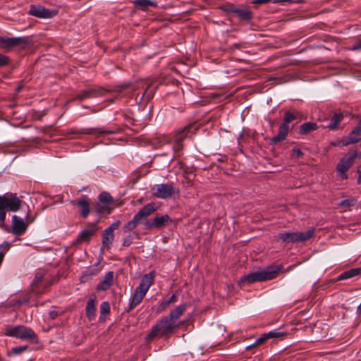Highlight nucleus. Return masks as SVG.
Wrapping results in <instances>:
<instances>
[{
  "label": "nucleus",
  "instance_id": "nucleus-1",
  "mask_svg": "<svg viewBox=\"0 0 361 361\" xmlns=\"http://www.w3.org/2000/svg\"><path fill=\"white\" fill-rule=\"evenodd\" d=\"M181 324H183V322L176 324V322H173L167 316L164 317L152 326L150 332L146 336V339L152 340L157 337H167Z\"/></svg>",
  "mask_w": 361,
  "mask_h": 361
},
{
  "label": "nucleus",
  "instance_id": "nucleus-2",
  "mask_svg": "<svg viewBox=\"0 0 361 361\" xmlns=\"http://www.w3.org/2000/svg\"><path fill=\"white\" fill-rule=\"evenodd\" d=\"M154 276L152 273H149L142 278L139 286L135 288L134 293L130 298L128 311L134 309L145 298L149 287L153 283Z\"/></svg>",
  "mask_w": 361,
  "mask_h": 361
},
{
  "label": "nucleus",
  "instance_id": "nucleus-3",
  "mask_svg": "<svg viewBox=\"0 0 361 361\" xmlns=\"http://www.w3.org/2000/svg\"><path fill=\"white\" fill-rule=\"evenodd\" d=\"M300 116V114L296 110L286 111L283 122L279 126V133L276 136L271 138V143L272 145H277L279 142L284 140L290 130L289 124L292 121L298 119Z\"/></svg>",
  "mask_w": 361,
  "mask_h": 361
},
{
  "label": "nucleus",
  "instance_id": "nucleus-4",
  "mask_svg": "<svg viewBox=\"0 0 361 361\" xmlns=\"http://www.w3.org/2000/svg\"><path fill=\"white\" fill-rule=\"evenodd\" d=\"M155 203L150 202L145 205L139 212L129 221L123 227L125 233L133 231L137 226L141 223H145L148 216L157 209Z\"/></svg>",
  "mask_w": 361,
  "mask_h": 361
},
{
  "label": "nucleus",
  "instance_id": "nucleus-5",
  "mask_svg": "<svg viewBox=\"0 0 361 361\" xmlns=\"http://www.w3.org/2000/svg\"><path fill=\"white\" fill-rule=\"evenodd\" d=\"M281 269V267L280 266L276 267H268L265 269L259 270L245 276L240 281L242 283L247 282L252 283L257 281L271 280L277 276Z\"/></svg>",
  "mask_w": 361,
  "mask_h": 361
},
{
  "label": "nucleus",
  "instance_id": "nucleus-6",
  "mask_svg": "<svg viewBox=\"0 0 361 361\" xmlns=\"http://www.w3.org/2000/svg\"><path fill=\"white\" fill-rule=\"evenodd\" d=\"M5 335L7 336L15 337L22 340L35 341L37 338L36 334L33 331V330L23 325H18L16 326H6Z\"/></svg>",
  "mask_w": 361,
  "mask_h": 361
},
{
  "label": "nucleus",
  "instance_id": "nucleus-7",
  "mask_svg": "<svg viewBox=\"0 0 361 361\" xmlns=\"http://www.w3.org/2000/svg\"><path fill=\"white\" fill-rule=\"evenodd\" d=\"M313 234L314 229H309L306 232H285L279 234V239L286 243H296L307 240Z\"/></svg>",
  "mask_w": 361,
  "mask_h": 361
},
{
  "label": "nucleus",
  "instance_id": "nucleus-8",
  "mask_svg": "<svg viewBox=\"0 0 361 361\" xmlns=\"http://www.w3.org/2000/svg\"><path fill=\"white\" fill-rule=\"evenodd\" d=\"M357 155V150H350L348 154L343 157L337 165V171L343 179L348 178L346 171L353 165L355 157Z\"/></svg>",
  "mask_w": 361,
  "mask_h": 361
},
{
  "label": "nucleus",
  "instance_id": "nucleus-9",
  "mask_svg": "<svg viewBox=\"0 0 361 361\" xmlns=\"http://www.w3.org/2000/svg\"><path fill=\"white\" fill-rule=\"evenodd\" d=\"M0 205L5 209L16 212L20 208L21 200L16 194L11 193L8 196H0Z\"/></svg>",
  "mask_w": 361,
  "mask_h": 361
},
{
  "label": "nucleus",
  "instance_id": "nucleus-10",
  "mask_svg": "<svg viewBox=\"0 0 361 361\" xmlns=\"http://www.w3.org/2000/svg\"><path fill=\"white\" fill-rule=\"evenodd\" d=\"M197 129V126L194 123H190L185 126L181 130H178L174 136V150L176 152L180 151L182 149L181 142L183 140L189 135L195 133Z\"/></svg>",
  "mask_w": 361,
  "mask_h": 361
},
{
  "label": "nucleus",
  "instance_id": "nucleus-11",
  "mask_svg": "<svg viewBox=\"0 0 361 361\" xmlns=\"http://www.w3.org/2000/svg\"><path fill=\"white\" fill-rule=\"evenodd\" d=\"M171 222H172V220L170 216L168 214H164L157 216L151 221H146L144 224L146 229L150 230L162 228L169 225Z\"/></svg>",
  "mask_w": 361,
  "mask_h": 361
},
{
  "label": "nucleus",
  "instance_id": "nucleus-12",
  "mask_svg": "<svg viewBox=\"0 0 361 361\" xmlns=\"http://www.w3.org/2000/svg\"><path fill=\"white\" fill-rule=\"evenodd\" d=\"M29 14L40 18H51L57 14V11L47 9L41 5H31Z\"/></svg>",
  "mask_w": 361,
  "mask_h": 361
},
{
  "label": "nucleus",
  "instance_id": "nucleus-13",
  "mask_svg": "<svg viewBox=\"0 0 361 361\" xmlns=\"http://www.w3.org/2000/svg\"><path fill=\"white\" fill-rule=\"evenodd\" d=\"M32 221L33 219H31L30 221L27 219V223H25L22 218L14 215L12 218L13 234L16 235H23L26 231L27 224L32 223Z\"/></svg>",
  "mask_w": 361,
  "mask_h": 361
},
{
  "label": "nucleus",
  "instance_id": "nucleus-14",
  "mask_svg": "<svg viewBox=\"0 0 361 361\" xmlns=\"http://www.w3.org/2000/svg\"><path fill=\"white\" fill-rule=\"evenodd\" d=\"M73 206L80 208V214L82 217L86 218L90 212V199L87 195H82L78 200H71Z\"/></svg>",
  "mask_w": 361,
  "mask_h": 361
},
{
  "label": "nucleus",
  "instance_id": "nucleus-15",
  "mask_svg": "<svg viewBox=\"0 0 361 361\" xmlns=\"http://www.w3.org/2000/svg\"><path fill=\"white\" fill-rule=\"evenodd\" d=\"M361 121L354 128L348 136L340 139L339 143L342 146H348L350 144L357 143L361 140Z\"/></svg>",
  "mask_w": 361,
  "mask_h": 361
},
{
  "label": "nucleus",
  "instance_id": "nucleus-16",
  "mask_svg": "<svg viewBox=\"0 0 361 361\" xmlns=\"http://www.w3.org/2000/svg\"><path fill=\"white\" fill-rule=\"evenodd\" d=\"M175 193V188L171 184H159L156 185L154 195L161 199H166Z\"/></svg>",
  "mask_w": 361,
  "mask_h": 361
},
{
  "label": "nucleus",
  "instance_id": "nucleus-17",
  "mask_svg": "<svg viewBox=\"0 0 361 361\" xmlns=\"http://www.w3.org/2000/svg\"><path fill=\"white\" fill-rule=\"evenodd\" d=\"M97 223H90L87 227L81 231L77 237V241L79 243L88 242L92 236L97 232Z\"/></svg>",
  "mask_w": 361,
  "mask_h": 361
},
{
  "label": "nucleus",
  "instance_id": "nucleus-18",
  "mask_svg": "<svg viewBox=\"0 0 361 361\" xmlns=\"http://www.w3.org/2000/svg\"><path fill=\"white\" fill-rule=\"evenodd\" d=\"M26 40L21 37H4L0 36V48L8 49L16 47L22 43H25Z\"/></svg>",
  "mask_w": 361,
  "mask_h": 361
},
{
  "label": "nucleus",
  "instance_id": "nucleus-19",
  "mask_svg": "<svg viewBox=\"0 0 361 361\" xmlns=\"http://www.w3.org/2000/svg\"><path fill=\"white\" fill-rule=\"evenodd\" d=\"M114 273L112 271H108L103 280L97 285V290H108L114 283Z\"/></svg>",
  "mask_w": 361,
  "mask_h": 361
},
{
  "label": "nucleus",
  "instance_id": "nucleus-20",
  "mask_svg": "<svg viewBox=\"0 0 361 361\" xmlns=\"http://www.w3.org/2000/svg\"><path fill=\"white\" fill-rule=\"evenodd\" d=\"M101 93H102V92L100 90H94V89H87V90H85L83 91H82L81 93L78 94L74 99L78 100V101H82L87 98L97 97V96L100 95Z\"/></svg>",
  "mask_w": 361,
  "mask_h": 361
},
{
  "label": "nucleus",
  "instance_id": "nucleus-21",
  "mask_svg": "<svg viewBox=\"0 0 361 361\" xmlns=\"http://www.w3.org/2000/svg\"><path fill=\"white\" fill-rule=\"evenodd\" d=\"M44 273L39 271L36 273L35 278L31 283V292L35 294L42 293V290L39 288L38 284L43 280Z\"/></svg>",
  "mask_w": 361,
  "mask_h": 361
},
{
  "label": "nucleus",
  "instance_id": "nucleus-22",
  "mask_svg": "<svg viewBox=\"0 0 361 361\" xmlns=\"http://www.w3.org/2000/svg\"><path fill=\"white\" fill-rule=\"evenodd\" d=\"M186 304H182L177 306L175 309L171 310L167 316L173 322H176V320L183 314L186 310Z\"/></svg>",
  "mask_w": 361,
  "mask_h": 361
},
{
  "label": "nucleus",
  "instance_id": "nucleus-23",
  "mask_svg": "<svg viewBox=\"0 0 361 361\" xmlns=\"http://www.w3.org/2000/svg\"><path fill=\"white\" fill-rule=\"evenodd\" d=\"M343 118V114L341 112H335L331 118L330 123L326 126L329 130L338 129V124Z\"/></svg>",
  "mask_w": 361,
  "mask_h": 361
},
{
  "label": "nucleus",
  "instance_id": "nucleus-24",
  "mask_svg": "<svg viewBox=\"0 0 361 361\" xmlns=\"http://www.w3.org/2000/svg\"><path fill=\"white\" fill-rule=\"evenodd\" d=\"M114 239V234L113 232L105 229L102 234V245L104 247L109 248L112 245Z\"/></svg>",
  "mask_w": 361,
  "mask_h": 361
},
{
  "label": "nucleus",
  "instance_id": "nucleus-25",
  "mask_svg": "<svg viewBox=\"0 0 361 361\" xmlns=\"http://www.w3.org/2000/svg\"><path fill=\"white\" fill-rule=\"evenodd\" d=\"M318 128L317 123L313 122H307L302 124L299 127L298 133L300 135L307 134L313 130H315Z\"/></svg>",
  "mask_w": 361,
  "mask_h": 361
},
{
  "label": "nucleus",
  "instance_id": "nucleus-26",
  "mask_svg": "<svg viewBox=\"0 0 361 361\" xmlns=\"http://www.w3.org/2000/svg\"><path fill=\"white\" fill-rule=\"evenodd\" d=\"M360 273H361L360 268L351 269L350 270L345 271L343 272L342 274H341L338 276V280L341 281V280L353 278L355 276L359 275Z\"/></svg>",
  "mask_w": 361,
  "mask_h": 361
},
{
  "label": "nucleus",
  "instance_id": "nucleus-27",
  "mask_svg": "<svg viewBox=\"0 0 361 361\" xmlns=\"http://www.w3.org/2000/svg\"><path fill=\"white\" fill-rule=\"evenodd\" d=\"M86 315L87 317L91 319L95 316L96 313V307H95V298H91L88 300L86 308Z\"/></svg>",
  "mask_w": 361,
  "mask_h": 361
},
{
  "label": "nucleus",
  "instance_id": "nucleus-28",
  "mask_svg": "<svg viewBox=\"0 0 361 361\" xmlns=\"http://www.w3.org/2000/svg\"><path fill=\"white\" fill-rule=\"evenodd\" d=\"M177 300L176 294H173L169 299L162 301L157 309L158 312H162L165 310L171 303L174 302Z\"/></svg>",
  "mask_w": 361,
  "mask_h": 361
},
{
  "label": "nucleus",
  "instance_id": "nucleus-29",
  "mask_svg": "<svg viewBox=\"0 0 361 361\" xmlns=\"http://www.w3.org/2000/svg\"><path fill=\"white\" fill-rule=\"evenodd\" d=\"M234 13L241 20H249L251 17V13L247 9L238 8Z\"/></svg>",
  "mask_w": 361,
  "mask_h": 361
},
{
  "label": "nucleus",
  "instance_id": "nucleus-30",
  "mask_svg": "<svg viewBox=\"0 0 361 361\" xmlns=\"http://www.w3.org/2000/svg\"><path fill=\"white\" fill-rule=\"evenodd\" d=\"M357 203V199L355 197H350L344 200H342L339 204L338 207L341 208L348 209L350 207L355 205Z\"/></svg>",
  "mask_w": 361,
  "mask_h": 361
},
{
  "label": "nucleus",
  "instance_id": "nucleus-31",
  "mask_svg": "<svg viewBox=\"0 0 361 361\" xmlns=\"http://www.w3.org/2000/svg\"><path fill=\"white\" fill-rule=\"evenodd\" d=\"M99 200L100 202L109 205L113 202V198L108 193V192H102L99 195Z\"/></svg>",
  "mask_w": 361,
  "mask_h": 361
},
{
  "label": "nucleus",
  "instance_id": "nucleus-32",
  "mask_svg": "<svg viewBox=\"0 0 361 361\" xmlns=\"http://www.w3.org/2000/svg\"><path fill=\"white\" fill-rule=\"evenodd\" d=\"M95 210L98 214H104L106 212L107 214L111 213V209L109 208V205L103 204L102 202L97 203L95 206Z\"/></svg>",
  "mask_w": 361,
  "mask_h": 361
},
{
  "label": "nucleus",
  "instance_id": "nucleus-33",
  "mask_svg": "<svg viewBox=\"0 0 361 361\" xmlns=\"http://www.w3.org/2000/svg\"><path fill=\"white\" fill-rule=\"evenodd\" d=\"M135 4V5L139 6L143 8L156 6V3L151 0H136Z\"/></svg>",
  "mask_w": 361,
  "mask_h": 361
},
{
  "label": "nucleus",
  "instance_id": "nucleus-34",
  "mask_svg": "<svg viewBox=\"0 0 361 361\" xmlns=\"http://www.w3.org/2000/svg\"><path fill=\"white\" fill-rule=\"evenodd\" d=\"M284 335H285L284 333L277 331H269L267 334H265L267 339L274 338H281V337H283Z\"/></svg>",
  "mask_w": 361,
  "mask_h": 361
},
{
  "label": "nucleus",
  "instance_id": "nucleus-35",
  "mask_svg": "<svg viewBox=\"0 0 361 361\" xmlns=\"http://www.w3.org/2000/svg\"><path fill=\"white\" fill-rule=\"evenodd\" d=\"M110 312V305L107 302H103L100 306V312L102 314H106Z\"/></svg>",
  "mask_w": 361,
  "mask_h": 361
},
{
  "label": "nucleus",
  "instance_id": "nucleus-36",
  "mask_svg": "<svg viewBox=\"0 0 361 361\" xmlns=\"http://www.w3.org/2000/svg\"><path fill=\"white\" fill-rule=\"evenodd\" d=\"M267 339V337L265 336V334H264L262 336H261L260 338H257L255 343L250 345V346H247V349H250L251 348L252 346H257V345H261L262 343H263Z\"/></svg>",
  "mask_w": 361,
  "mask_h": 361
},
{
  "label": "nucleus",
  "instance_id": "nucleus-37",
  "mask_svg": "<svg viewBox=\"0 0 361 361\" xmlns=\"http://www.w3.org/2000/svg\"><path fill=\"white\" fill-rule=\"evenodd\" d=\"M27 348V345H22V346H17L15 348H13L11 349V352L15 355H18L22 353L23 351H25Z\"/></svg>",
  "mask_w": 361,
  "mask_h": 361
},
{
  "label": "nucleus",
  "instance_id": "nucleus-38",
  "mask_svg": "<svg viewBox=\"0 0 361 361\" xmlns=\"http://www.w3.org/2000/svg\"><path fill=\"white\" fill-rule=\"evenodd\" d=\"M120 224H121V221H116L112 223L106 229L114 233V231L117 229L118 228V226H120Z\"/></svg>",
  "mask_w": 361,
  "mask_h": 361
},
{
  "label": "nucleus",
  "instance_id": "nucleus-39",
  "mask_svg": "<svg viewBox=\"0 0 361 361\" xmlns=\"http://www.w3.org/2000/svg\"><path fill=\"white\" fill-rule=\"evenodd\" d=\"M8 63V57L0 54V67L6 66Z\"/></svg>",
  "mask_w": 361,
  "mask_h": 361
},
{
  "label": "nucleus",
  "instance_id": "nucleus-40",
  "mask_svg": "<svg viewBox=\"0 0 361 361\" xmlns=\"http://www.w3.org/2000/svg\"><path fill=\"white\" fill-rule=\"evenodd\" d=\"M293 154L297 157L300 158L302 157L304 155V153L302 152L300 149H293L292 150Z\"/></svg>",
  "mask_w": 361,
  "mask_h": 361
},
{
  "label": "nucleus",
  "instance_id": "nucleus-41",
  "mask_svg": "<svg viewBox=\"0 0 361 361\" xmlns=\"http://www.w3.org/2000/svg\"><path fill=\"white\" fill-rule=\"evenodd\" d=\"M93 276V274L92 272H85L81 276V280L82 281H85L90 279Z\"/></svg>",
  "mask_w": 361,
  "mask_h": 361
},
{
  "label": "nucleus",
  "instance_id": "nucleus-42",
  "mask_svg": "<svg viewBox=\"0 0 361 361\" xmlns=\"http://www.w3.org/2000/svg\"><path fill=\"white\" fill-rule=\"evenodd\" d=\"M271 2L270 0H252V4H263Z\"/></svg>",
  "mask_w": 361,
  "mask_h": 361
},
{
  "label": "nucleus",
  "instance_id": "nucleus-43",
  "mask_svg": "<svg viewBox=\"0 0 361 361\" xmlns=\"http://www.w3.org/2000/svg\"><path fill=\"white\" fill-rule=\"evenodd\" d=\"M354 49H361V39L357 40L353 44Z\"/></svg>",
  "mask_w": 361,
  "mask_h": 361
},
{
  "label": "nucleus",
  "instance_id": "nucleus-44",
  "mask_svg": "<svg viewBox=\"0 0 361 361\" xmlns=\"http://www.w3.org/2000/svg\"><path fill=\"white\" fill-rule=\"evenodd\" d=\"M49 314L51 319H56L59 315L58 312L55 310L50 311Z\"/></svg>",
  "mask_w": 361,
  "mask_h": 361
},
{
  "label": "nucleus",
  "instance_id": "nucleus-45",
  "mask_svg": "<svg viewBox=\"0 0 361 361\" xmlns=\"http://www.w3.org/2000/svg\"><path fill=\"white\" fill-rule=\"evenodd\" d=\"M132 243L131 239L130 238H126L123 240V245L126 247H128Z\"/></svg>",
  "mask_w": 361,
  "mask_h": 361
},
{
  "label": "nucleus",
  "instance_id": "nucleus-46",
  "mask_svg": "<svg viewBox=\"0 0 361 361\" xmlns=\"http://www.w3.org/2000/svg\"><path fill=\"white\" fill-rule=\"evenodd\" d=\"M271 2L274 4L284 3V2H292L293 0H270Z\"/></svg>",
  "mask_w": 361,
  "mask_h": 361
},
{
  "label": "nucleus",
  "instance_id": "nucleus-47",
  "mask_svg": "<svg viewBox=\"0 0 361 361\" xmlns=\"http://www.w3.org/2000/svg\"><path fill=\"white\" fill-rule=\"evenodd\" d=\"M237 9H238V8L235 7L234 6H229V8L228 9V11L231 13H234V11L237 10Z\"/></svg>",
  "mask_w": 361,
  "mask_h": 361
},
{
  "label": "nucleus",
  "instance_id": "nucleus-48",
  "mask_svg": "<svg viewBox=\"0 0 361 361\" xmlns=\"http://www.w3.org/2000/svg\"><path fill=\"white\" fill-rule=\"evenodd\" d=\"M339 140H337V141H336V142H331V145H334V146H338V145H341V146H342V144H341V143H339Z\"/></svg>",
  "mask_w": 361,
  "mask_h": 361
},
{
  "label": "nucleus",
  "instance_id": "nucleus-49",
  "mask_svg": "<svg viewBox=\"0 0 361 361\" xmlns=\"http://www.w3.org/2000/svg\"><path fill=\"white\" fill-rule=\"evenodd\" d=\"M4 257V253L1 252H0V264H1L2 261H3V259Z\"/></svg>",
  "mask_w": 361,
  "mask_h": 361
},
{
  "label": "nucleus",
  "instance_id": "nucleus-50",
  "mask_svg": "<svg viewBox=\"0 0 361 361\" xmlns=\"http://www.w3.org/2000/svg\"><path fill=\"white\" fill-rule=\"evenodd\" d=\"M357 183H358L359 184H360V183H361V171H359V176H358V178H357Z\"/></svg>",
  "mask_w": 361,
  "mask_h": 361
},
{
  "label": "nucleus",
  "instance_id": "nucleus-51",
  "mask_svg": "<svg viewBox=\"0 0 361 361\" xmlns=\"http://www.w3.org/2000/svg\"><path fill=\"white\" fill-rule=\"evenodd\" d=\"M9 247V244L6 242L0 245V247Z\"/></svg>",
  "mask_w": 361,
  "mask_h": 361
},
{
  "label": "nucleus",
  "instance_id": "nucleus-52",
  "mask_svg": "<svg viewBox=\"0 0 361 361\" xmlns=\"http://www.w3.org/2000/svg\"><path fill=\"white\" fill-rule=\"evenodd\" d=\"M357 314H360L361 313V302H360V304L359 305V306L357 307Z\"/></svg>",
  "mask_w": 361,
  "mask_h": 361
},
{
  "label": "nucleus",
  "instance_id": "nucleus-53",
  "mask_svg": "<svg viewBox=\"0 0 361 361\" xmlns=\"http://www.w3.org/2000/svg\"><path fill=\"white\" fill-rule=\"evenodd\" d=\"M151 87H152V85H149L147 87V90H146V91H145V94H147L148 91H150V88H151Z\"/></svg>",
  "mask_w": 361,
  "mask_h": 361
},
{
  "label": "nucleus",
  "instance_id": "nucleus-54",
  "mask_svg": "<svg viewBox=\"0 0 361 361\" xmlns=\"http://www.w3.org/2000/svg\"><path fill=\"white\" fill-rule=\"evenodd\" d=\"M360 157L361 158V152H360Z\"/></svg>",
  "mask_w": 361,
  "mask_h": 361
}]
</instances>
